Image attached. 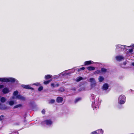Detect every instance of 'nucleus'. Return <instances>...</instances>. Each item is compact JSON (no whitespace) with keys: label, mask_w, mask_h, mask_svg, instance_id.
Wrapping results in <instances>:
<instances>
[{"label":"nucleus","mask_w":134,"mask_h":134,"mask_svg":"<svg viewBox=\"0 0 134 134\" xmlns=\"http://www.w3.org/2000/svg\"><path fill=\"white\" fill-rule=\"evenodd\" d=\"M102 102V100L100 99H99L98 98L97 99H96L94 102L92 103V106L94 110H97L99 108V106L100 104V103Z\"/></svg>","instance_id":"nucleus-1"},{"label":"nucleus","mask_w":134,"mask_h":134,"mask_svg":"<svg viewBox=\"0 0 134 134\" xmlns=\"http://www.w3.org/2000/svg\"><path fill=\"white\" fill-rule=\"evenodd\" d=\"M115 50L117 52L124 50H127L128 48V46L126 45H123L120 44H116L115 45Z\"/></svg>","instance_id":"nucleus-2"},{"label":"nucleus","mask_w":134,"mask_h":134,"mask_svg":"<svg viewBox=\"0 0 134 134\" xmlns=\"http://www.w3.org/2000/svg\"><path fill=\"white\" fill-rule=\"evenodd\" d=\"M15 81V79L12 77L0 78V81L1 82H14Z\"/></svg>","instance_id":"nucleus-3"},{"label":"nucleus","mask_w":134,"mask_h":134,"mask_svg":"<svg viewBox=\"0 0 134 134\" xmlns=\"http://www.w3.org/2000/svg\"><path fill=\"white\" fill-rule=\"evenodd\" d=\"M126 97L123 95H120L118 98V103L121 104H124L125 102Z\"/></svg>","instance_id":"nucleus-4"},{"label":"nucleus","mask_w":134,"mask_h":134,"mask_svg":"<svg viewBox=\"0 0 134 134\" xmlns=\"http://www.w3.org/2000/svg\"><path fill=\"white\" fill-rule=\"evenodd\" d=\"M90 82L91 83V88L94 87L96 85V82L94 79L91 78L90 79Z\"/></svg>","instance_id":"nucleus-5"},{"label":"nucleus","mask_w":134,"mask_h":134,"mask_svg":"<svg viewBox=\"0 0 134 134\" xmlns=\"http://www.w3.org/2000/svg\"><path fill=\"white\" fill-rule=\"evenodd\" d=\"M116 60L118 61H121L124 59V57L121 55H119L115 57Z\"/></svg>","instance_id":"nucleus-6"},{"label":"nucleus","mask_w":134,"mask_h":134,"mask_svg":"<svg viewBox=\"0 0 134 134\" xmlns=\"http://www.w3.org/2000/svg\"><path fill=\"white\" fill-rule=\"evenodd\" d=\"M43 123H45L47 125H49L52 124V122L50 120H47L44 122H42L41 124L42 125H43Z\"/></svg>","instance_id":"nucleus-7"},{"label":"nucleus","mask_w":134,"mask_h":134,"mask_svg":"<svg viewBox=\"0 0 134 134\" xmlns=\"http://www.w3.org/2000/svg\"><path fill=\"white\" fill-rule=\"evenodd\" d=\"M22 86L23 88L26 89H30L32 90L34 89L33 88L31 87L30 86L28 85H22Z\"/></svg>","instance_id":"nucleus-8"},{"label":"nucleus","mask_w":134,"mask_h":134,"mask_svg":"<svg viewBox=\"0 0 134 134\" xmlns=\"http://www.w3.org/2000/svg\"><path fill=\"white\" fill-rule=\"evenodd\" d=\"M95 63L93 62L91 60L88 61H85L84 62V65H89L91 64Z\"/></svg>","instance_id":"nucleus-9"},{"label":"nucleus","mask_w":134,"mask_h":134,"mask_svg":"<svg viewBox=\"0 0 134 134\" xmlns=\"http://www.w3.org/2000/svg\"><path fill=\"white\" fill-rule=\"evenodd\" d=\"M16 98L18 99L22 100H24L25 99V98L24 97L20 95H18L16 96Z\"/></svg>","instance_id":"nucleus-10"},{"label":"nucleus","mask_w":134,"mask_h":134,"mask_svg":"<svg viewBox=\"0 0 134 134\" xmlns=\"http://www.w3.org/2000/svg\"><path fill=\"white\" fill-rule=\"evenodd\" d=\"M63 98L61 97H58L57 98L56 100L57 102L58 103H62L63 101Z\"/></svg>","instance_id":"nucleus-11"},{"label":"nucleus","mask_w":134,"mask_h":134,"mask_svg":"<svg viewBox=\"0 0 134 134\" xmlns=\"http://www.w3.org/2000/svg\"><path fill=\"white\" fill-rule=\"evenodd\" d=\"M18 93V91H15L13 94V96L12 97V98L10 99H15V96H17Z\"/></svg>","instance_id":"nucleus-12"},{"label":"nucleus","mask_w":134,"mask_h":134,"mask_svg":"<svg viewBox=\"0 0 134 134\" xmlns=\"http://www.w3.org/2000/svg\"><path fill=\"white\" fill-rule=\"evenodd\" d=\"M108 84L107 83H105L103 85L102 88L103 90H106L108 89Z\"/></svg>","instance_id":"nucleus-13"},{"label":"nucleus","mask_w":134,"mask_h":134,"mask_svg":"<svg viewBox=\"0 0 134 134\" xmlns=\"http://www.w3.org/2000/svg\"><path fill=\"white\" fill-rule=\"evenodd\" d=\"M2 92L6 94L9 92V90L8 88H5L3 90Z\"/></svg>","instance_id":"nucleus-14"},{"label":"nucleus","mask_w":134,"mask_h":134,"mask_svg":"<svg viewBox=\"0 0 134 134\" xmlns=\"http://www.w3.org/2000/svg\"><path fill=\"white\" fill-rule=\"evenodd\" d=\"M7 108L6 107H5V105L2 104L0 103V109H1L4 110Z\"/></svg>","instance_id":"nucleus-15"},{"label":"nucleus","mask_w":134,"mask_h":134,"mask_svg":"<svg viewBox=\"0 0 134 134\" xmlns=\"http://www.w3.org/2000/svg\"><path fill=\"white\" fill-rule=\"evenodd\" d=\"M104 79V78L102 76H100L98 78V80L100 82H102L103 81Z\"/></svg>","instance_id":"nucleus-16"},{"label":"nucleus","mask_w":134,"mask_h":134,"mask_svg":"<svg viewBox=\"0 0 134 134\" xmlns=\"http://www.w3.org/2000/svg\"><path fill=\"white\" fill-rule=\"evenodd\" d=\"M95 69V67L92 66H89L87 68V69L89 71L93 70Z\"/></svg>","instance_id":"nucleus-17"},{"label":"nucleus","mask_w":134,"mask_h":134,"mask_svg":"<svg viewBox=\"0 0 134 134\" xmlns=\"http://www.w3.org/2000/svg\"><path fill=\"white\" fill-rule=\"evenodd\" d=\"M133 49H129V51H127L126 53L127 54V55H128V54L130 53L131 54H132L133 53Z\"/></svg>","instance_id":"nucleus-18"},{"label":"nucleus","mask_w":134,"mask_h":134,"mask_svg":"<svg viewBox=\"0 0 134 134\" xmlns=\"http://www.w3.org/2000/svg\"><path fill=\"white\" fill-rule=\"evenodd\" d=\"M6 100V99L4 97H2L0 98V101L2 103H4Z\"/></svg>","instance_id":"nucleus-19"},{"label":"nucleus","mask_w":134,"mask_h":134,"mask_svg":"<svg viewBox=\"0 0 134 134\" xmlns=\"http://www.w3.org/2000/svg\"><path fill=\"white\" fill-rule=\"evenodd\" d=\"M8 103L9 105L11 106L13 105L14 104V102L13 100H10L8 102Z\"/></svg>","instance_id":"nucleus-20"},{"label":"nucleus","mask_w":134,"mask_h":134,"mask_svg":"<svg viewBox=\"0 0 134 134\" xmlns=\"http://www.w3.org/2000/svg\"><path fill=\"white\" fill-rule=\"evenodd\" d=\"M83 79V78L82 77H78L76 79V81L77 82H79Z\"/></svg>","instance_id":"nucleus-21"},{"label":"nucleus","mask_w":134,"mask_h":134,"mask_svg":"<svg viewBox=\"0 0 134 134\" xmlns=\"http://www.w3.org/2000/svg\"><path fill=\"white\" fill-rule=\"evenodd\" d=\"M81 100V98H76L75 99V103H77L79 101Z\"/></svg>","instance_id":"nucleus-22"},{"label":"nucleus","mask_w":134,"mask_h":134,"mask_svg":"<svg viewBox=\"0 0 134 134\" xmlns=\"http://www.w3.org/2000/svg\"><path fill=\"white\" fill-rule=\"evenodd\" d=\"M52 75H47L45 76V78L48 79L51 78L52 77Z\"/></svg>","instance_id":"nucleus-23"},{"label":"nucleus","mask_w":134,"mask_h":134,"mask_svg":"<svg viewBox=\"0 0 134 134\" xmlns=\"http://www.w3.org/2000/svg\"><path fill=\"white\" fill-rule=\"evenodd\" d=\"M107 71V70L104 68H102L101 69V72H105Z\"/></svg>","instance_id":"nucleus-24"},{"label":"nucleus","mask_w":134,"mask_h":134,"mask_svg":"<svg viewBox=\"0 0 134 134\" xmlns=\"http://www.w3.org/2000/svg\"><path fill=\"white\" fill-rule=\"evenodd\" d=\"M52 80H51L48 81H46L44 82V83L45 84H47L50 82Z\"/></svg>","instance_id":"nucleus-25"},{"label":"nucleus","mask_w":134,"mask_h":134,"mask_svg":"<svg viewBox=\"0 0 134 134\" xmlns=\"http://www.w3.org/2000/svg\"><path fill=\"white\" fill-rule=\"evenodd\" d=\"M21 104H19L16 105H15L14 107V108H16L19 107H21Z\"/></svg>","instance_id":"nucleus-26"},{"label":"nucleus","mask_w":134,"mask_h":134,"mask_svg":"<svg viewBox=\"0 0 134 134\" xmlns=\"http://www.w3.org/2000/svg\"><path fill=\"white\" fill-rule=\"evenodd\" d=\"M85 69V68L84 67H82L79 69L78 70V71H80L81 70H83Z\"/></svg>","instance_id":"nucleus-27"},{"label":"nucleus","mask_w":134,"mask_h":134,"mask_svg":"<svg viewBox=\"0 0 134 134\" xmlns=\"http://www.w3.org/2000/svg\"><path fill=\"white\" fill-rule=\"evenodd\" d=\"M101 71L99 70H97L96 71L94 72L95 74H99L101 73Z\"/></svg>","instance_id":"nucleus-28"},{"label":"nucleus","mask_w":134,"mask_h":134,"mask_svg":"<svg viewBox=\"0 0 134 134\" xmlns=\"http://www.w3.org/2000/svg\"><path fill=\"white\" fill-rule=\"evenodd\" d=\"M55 101V100L53 99H51L49 101V103L52 104L54 103Z\"/></svg>","instance_id":"nucleus-29"},{"label":"nucleus","mask_w":134,"mask_h":134,"mask_svg":"<svg viewBox=\"0 0 134 134\" xmlns=\"http://www.w3.org/2000/svg\"><path fill=\"white\" fill-rule=\"evenodd\" d=\"M67 74H66L65 72L59 74V76H61L62 75L63 76L66 75H67Z\"/></svg>","instance_id":"nucleus-30"},{"label":"nucleus","mask_w":134,"mask_h":134,"mask_svg":"<svg viewBox=\"0 0 134 134\" xmlns=\"http://www.w3.org/2000/svg\"><path fill=\"white\" fill-rule=\"evenodd\" d=\"M42 113V114H45L46 112V110L44 109H43L41 111Z\"/></svg>","instance_id":"nucleus-31"},{"label":"nucleus","mask_w":134,"mask_h":134,"mask_svg":"<svg viewBox=\"0 0 134 134\" xmlns=\"http://www.w3.org/2000/svg\"><path fill=\"white\" fill-rule=\"evenodd\" d=\"M126 64V62H124L123 63V64H122L121 65V67L122 68H125L123 66V65H125Z\"/></svg>","instance_id":"nucleus-32"},{"label":"nucleus","mask_w":134,"mask_h":134,"mask_svg":"<svg viewBox=\"0 0 134 134\" xmlns=\"http://www.w3.org/2000/svg\"><path fill=\"white\" fill-rule=\"evenodd\" d=\"M43 89V87L42 86H40L38 88V90L39 91H41Z\"/></svg>","instance_id":"nucleus-33"},{"label":"nucleus","mask_w":134,"mask_h":134,"mask_svg":"<svg viewBox=\"0 0 134 134\" xmlns=\"http://www.w3.org/2000/svg\"><path fill=\"white\" fill-rule=\"evenodd\" d=\"M33 85H36V86H39L40 85V84L38 83H36L33 84Z\"/></svg>","instance_id":"nucleus-34"},{"label":"nucleus","mask_w":134,"mask_h":134,"mask_svg":"<svg viewBox=\"0 0 134 134\" xmlns=\"http://www.w3.org/2000/svg\"><path fill=\"white\" fill-rule=\"evenodd\" d=\"M51 86L52 87H56V86H55V84L53 83H52L51 84Z\"/></svg>","instance_id":"nucleus-35"},{"label":"nucleus","mask_w":134,"mask_h":134,"mask_svg":"<svg viewBox=\"0 0 134 134\" xmlns=\"http://www.w3.org/2000/svg\"><path fill=\"white\" fill-rule=\"evenodd\" d=\"M91 97L93 99L95 98V95L93 94H91Z\"/></svg>","instance_id":"nucleus-36"},{"label":"nucleus","mask_w":134,"mask_h":134,"mask_svg":"<svg viewBox=\"0 0 134 134\" xmlns=\"http://www.w3.org/2000/svg\"><path fill=\"white\" fill-rule=\"evenodd\" d=\"M59 90L62 92L63 91H64V89L63 88H61Z\"/></svg>","instance_id":"nucleus-37"},{"label":"nucleus","mask_w":134,"mask_h":134,"mask_svg":"<svg viewBox=\"0 0 134 134\" xmlns=\"http://www.w3.org/2000/svg\"><path fill=\"white\" fill-rule=\"evenodd\" d=\"M129 47H130L131 48H134V44H132L130 46H128Z\"/></svg>","instance_id":"nucleus-38"},{"label":"nucleus","mask_w":134,"mask_h":134,"mask_svg":"<svg viewBox=\"0 0 134 134\" xmlns=\"http://www.w3.org/2000/svg\"><path fill=\"white\" fill-rule=\"evenodd\" d=\"M4 86L3 85H0V89L3 88Z\"/></svg>","instance_id":"nucleus-39"},{"label":"nucleus","mask_w":134,"mask_h":134,"mask_svg":"<svg viewBox=\"0 0 134 134\" xmlns=\"http://www.w3.org/2000/svg\"><path fill=\"white\" fill-rule=\"evenodd\" d=\"M59 85V84L58 83H57L56 84H55V86H56V87H58Z\"/></svg>","instance_id":"nucleus-40"},{"label":"nucleus","mask_w":134,"mask_h":134,"mask_svg":"<svg viewBox=\"0 0 134 134\" xmlns=\"http://www.w3.org/2000/svg\"><path fill=\"white\" fill-rule=\"evenodd\" d=\"M13 134H18V133L17 132H15L13 133Z\"/></svg>","instance_id":"nucleus-41"},{"label":"nucleus","mask_w":134,"mask_h":134,"mask_svg":"<svg viewBox=\"0 0 134 134\" xmlns=\"http://www.w3.org/2000/svg\"><path fill=\"white\" fill-rule=\"evenodd\" d=\"M132 65L134 66V63H132Z\"/></svg>","instance_id":"nucleus-42"},{"label":"nucleus","mask_w":134,"mask_h":134,"mask_svg":"<svg viewBox=\"0 0 134 134\" xmlns=\"http://www.w3.org/2000/svg\"><path fill=\"white\" fill-rule=\"evenodd\" d=\"M3 118H0V120H2L3 119Z\"/></svg>","instance_id":"nucleus-43"},{"label":"nucleus","mask_w":134,"mask_h":134,"mask_svg":"<svg viewBox=\"0 0 134 134\" xmlns=\"http://www.w3.org/2000/svg\"><path fill=\"white\" fill-rule=\"evenodd\" d=\"M4 116L3 115H1L0 116V118L1 117H3Z\"/></svg>","instance_id":"nucleus-44"}]
</instances>
